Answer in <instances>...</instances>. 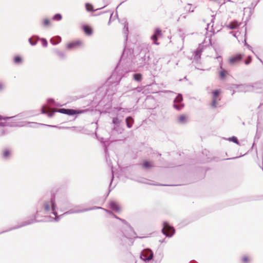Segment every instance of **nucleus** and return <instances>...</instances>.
<instances>
[{
	"label": "nucleus",
	"mask_w": 263,
	"mask_h": 263,
	"mask_svg": "<svg viewBox=\"0 0 263 263\" xmlns=\"http://www.w3.org/2000/svg\"><path fill=\"white\" fill-rule=\"evenodd\" d=\"M123 33L124 37V48L119 62L117 64H119V69L120 72H123V77L124 71L121 66L122 61L126 65H127V63L130 62L132 66L138 68L144 67L147 68L151 67L153 63V61L145 45H140L137 42L128 44V23L126 21H125L124 27L123 28Z\"/></svg>",
	"instance_id": "obj_1"
},
{
	"label": "nucleus",
	"mask_w": 263,
	"mask_h": 263,
	"mask_svg": "<svg viewBox=\"0 0 263 263\" xmlns=\"http://www.w3.org/2000/svg\"><path fill=\"white\" fill-rule=\"evenodd\" d=\"M119 64H117L110 76L106 82L95 91L92 101L96 106L102 107L104 113L109 112L112 106V96L116 93V86L123 78V72H120Z\"/></svg>",
	"instance_id": "obj_2"
},
{
	"label": "nucleus",
	"mask_w": 263,
	"mask_h": 263,
	"mask_svg": "<svg viewBox=\"0 0 263 263\" xmlns=\"http://www.w3.org/2000/svg\"><path fill=\"white\" fill-rule=\"evenodd\" d=\"M36 212L35 213L30 217L29 219L23 222L22 223L18 225L15 226L8 229L9 231H11L14 230L21 228L23 227H25L28 225H30L35 222H41L47 221L43 219L38 220L37 218L39 216L40 213H43L44 214L48 213L49 210V205L47 203H44V198H41L37 201L36 206Z\"/></svg>",
	"instance_id": "obj_3"
},
{
	"label": "nucleus",
	"mask_w": 263,
	"mask_h": 263,
	"mask_svg": "<svg viewBox=\"0 0 263 263\" xmlns=\"http://www.w3.org/2000/svg\"><path fill=\"white\" fill-rule=\"evenodd\" d=\"M57 193V190L53 189L50 191V197L48 198L44 199V203H47L49 208V212L46 213V214H52L55 216L58 215V208L56 202Z\"/></svg>",
	"instance_id": "obj_4"
},
{
	"label": "nucleus",
	"mask_w": 263,
	"mask_h": 263,
	"mask_svg": "<svg viewBox=\"0 0 263 263\" xmlns=\"http://www.w3.org/2000/svg\"><path fill=\"white\" fill-rule=\"evenodd\" d=\"M28 115L27 112H23L15 116L8 117L0 115V128H4L5 126L13 127L16 125L12 123V121H9L10 120L17 118V120L20 119L21 118H24Z\"/></svg>",
	"instance_id": "obj_5"
},
{
	"label": "nucleus",
	"mask_w": 263,
	"mask_h": 263,
	"mask_svg": "<svg viewBox=\"0 0 263 263\" xmlns=\"http://www.w3.org/2000/svg\"><path fill=\"white\" fill-rule=\"evenodd\" d=\"M88 111H90L89 108L83 109L81 108H76L75 109L61 108L56 110L57 112L69 116L74 117V120L78 118L80 115L87 112Z\"/></svg>",
	"instance_id": "obj_6"
},
{
	"label": "nucleus",
	"mask_w": 263,
	"mask_h": 263,
	"mask_svg": "<svg viewBox=\"0 0 263 263\" xmlns=\"http://www.w3.org/2000/svg\"><path fill=\"white\" fill-rule=\"evenodd\" d=\"M162 233L168 238H171L176 232L175 228L166 220H164L162 223Z\"/></svg>",
	"instance_id": "obj_7"
},
{
	"label": "nucleus",
	"mask_w": 263,
	"mask_h": 263,
	"mask_svg": "<svg viewBox=\"0 0 263 263\" xmlns=\"http://www.w3.org/2000/svg\"><path fill=\"white\" fill-rule=\"evenodd\" d=\"M131 108H122L120 106L114 107L110 115L115 117L116 118L123 121V118L124 117L125 114L126 112H130Z\"/></svg>",
	"instance_id": "obj_8"
},
{
	"label": "nucleus",
	"mask_w": 263,
	"mask_h": 263,
	"mask_svg": "<svg viewBox=\"0 0 263 263\" xmlns=\"http://www.w3.org/2000/svg\"><path fill=\"white\" fill-rule=\"evenodd\" d=\"M123 223H124L128 228V230L123 231V234L124 235V238H129L130 236H135L134 238H140L137 236V234L135 231L134 228L132 226L124 219L120 218V220Z\"/></svg>",
	"instance_id": "obj_9"
},
{
	"label": "nucleus",
	"mask_w": 263,
	"mask_h": 263,
	"mask_svg": "<svg viewBox=\"0 0 263 263\" xmlns=\"http://www.w3.org/2000/svg\"><path fill=\"white\" fill-rule=\"evenodd\" d=\"M163 37V33L159 27H156L154 29L153 34L151 36V40L153 44L159 45L158 40Z\"/></svg>",
	"instance_id": "obj_10"
},
{
	"label": "nucleus",
	"mask_w": 263,
	"mask_h": 263,
	"mask_svg": "<svg viewBox=\"0 0 263 263\" xmlns=\"http://www.w3.org/2000/svg\"><path fill=\"white\" fill-rule=\"evenodd\" d=\"M183 97L182 95H178L174 100L173 106L178 111H180L184 107V104L182 102Z\"/></svg>",
	"instance_id": "obj_11"
},
{
	"label": "nucleus",
	"mask_w": 263,
	"mask_h": 263,
	"mask_svg": "<svg viewBox=\"0 0 263 263\" xmlns=\"http://www.w3.org/2000/svg\"><path fill=\"white\" fill-rule=\"evenodd\" d=\"M244 57L242 53H238L234 54L229 59V64L231 66H234L240 62Z\"/></svg>",
	"instance_id": "obj_12"
},
{
	"label": "nucleus",
	"mask_w": 263,
	"mask_h": 263,
	"mask_svg": "<svg viewBox=\"0 0 263 263\" xmlns=\"http://www.w3.org/2000/svg\"><path fill=\"white\" fill-rule=\"evenodd\" d=\"M101 142L104 149V152L105 154V157L106 162L108 165L110 164H112L108 152V143L105 141L103 138H101ZM111 168H112V165H111Z\"/></svg>",
	"instance_id": "obj_13"
},
{
	"label": "nucleus",
	"mask_w": 263,
	"mask_h": 263,
	"mask_svg": "<svg viewBox=\"0 0 263 263\" xmlns=\"http://www.w3.org/2000/svg\"><path fill=\"white\" fill-rule=\"evenodd\" d=\"M80 28L86 36H90L93 34V29L89 24L83 23L81 24Z\"/></svg>",
	"instance_id": "obj_14"
},
{
	"label": "nucleus",
	"mask_w": 263,
	"mask_h": 263,
	"mask_svg": "<svg viewBox=\"0 0 263 263\" xmlns=\"http://www.w3.org/2000/svg\"><path fill=\"white\" fill-rule=\"evenodd\" d=\"M12 123L16 125V126H14V127H23V126H27L30 127H33V128H36L39 125H41V123H38L37 122H26V121H22V122H15L12 121Z\"/></svg>",
	"instance_id": "obj_15"
},
{
	"label": "nucleus",
	"mask_w": 263,
	"mask_h": 263,
	"mask_svg": "<svg viewBox=\"0 0 263 263\" xmlns=\"http://www.w3.org/2000/svg\"><path fill=\"white\" fill-rule=\"evenodd\" d=\"M108 208L111 211L116 213H120L121 211V208L120 204L115 200H110L108 203Z\"/></svg>",
	"instance_id": "obj_16"
},
{
	"label": "nucleus",
	"mask_w": 263,
	"mask_h": 263,
	"mask_svg": "<svg viewBox=\"0 0 263 263\" xmlns=\"http://www.w3.org/2000/svg\"><path fill=\"white\" fill-rule=\"evenodd\" d=\"M12 156V151L10 148H4L2 150L1 157L3 160H9Z\"/></svg>",
	"instance_id": "obj_17"
},
{
	"label": "nucleus",
	"mask_w": 263,
	"mask_h": 263,
	"mask_svg": "<svg viewBox=\"0 0 263 263\" xmlns=\"http://www.w3.org/2000/svg\"><path fill=\"white\" fill-rule=\"evenodd\" d=\"M82 44V42L80 40L73 41L67 43L66 47L68 50H71L80 46Z\"/></svg>",
	"instance_id": "obj_18"
},
{
	"label": "nucleus",
	"mask_w": 263,
	"mask_h": 263,
	"mask_svg": "<svg viewBox=\"0 0 263 263\" xmlns=\"http://www.w3.org/2000/svg\"><path fill=\"white\" fill-rule=\"evenodd\" d=\"M177 123L179 125H184L189 122V117L185 114L180 115L177 117Z\"/></svg>",
	"instance_id": "obj_19"
},
{
	"label": "nucleus",
	"mask_w": 263,
	"mask_h": 263,
	"mask_svg": "<svg viewBox=\"0 0 263 263\" xmlns=\"http://www.w3.org/2000/svg\"><path fill=\"white\" fill-rule=\"evenodd\" d=\"M203 46L200 50H194L193 53V57H194V62H195L196 63L198 64L200 60L201 59V56L202 54V52L203 50Z\"/></svg>",
	"instance_id": "obj_20"
},
{
	"label": "nucleus",
	"mask_w": 263,
	"mask_h": 263,
	"mask_svg": "<svg viewBox=\"0 0 263 263\" xmlns=\"http://www.w3.org/2000/svg\"><path fill=\"white\" fill-rule=\"evenodd\" d=\"M140 165L145 170H149L155 167L154 162L147 160H143Z\"/></svg>",
	"instance_id": "obj_21"
},
{
	"label": "nucleus",
	"mask_w": 263,
	"mask_h": 263,
	"mask_svg": "<svg viewBox=\"0 0 263 263\" xmlns=\"http://www.w3.org/2000/svg\"><path fill=\"white\" fill-rule=\"evenodd\" d=\"M40 39L39 35L34 34L28 39V42L30 45L34 46L37 45Z\"/></svg>",
	"instance_id": "obj_22"
},
{
	"label": "nucleus",
	"mask_w": 263,
	"mask_h": 263,
	"mask_svg": "<svg viewBox=\"0 0 263 263\" xmlns=\"http://www.w3.org/2000/svg\"><path fill=\"white\" fill-rule=\"evenodd\" d=\"M240 26V22L235 20L229 24H226V27L230 29H235Z\"/></svg>",
	"instance_id": "obj_23"
},
{
	"label": "nucleus",
	"mask_w": 263,
	"mask_h": 263,
	"mask_svg": "<svg viewBox=\"0 0 263 263\" xmlns=\"http://www.w3.org/2000/svg\"><path fill=\"white\" fill-rule=\"evenodd\" d=\"M126 127L128 128H131L135 122L134 117L132 116H128L126 117L125 119Z\"/></svg>",
	"instance_id": "obj_24"
},
{
	"label": "nucleus",
	"mask_w": 263,
	"mask_h": 263,
	"mask_svg": "<svg viewBox=\"0 0 263 263\" xmlns=\"http://www.w3.org/2000/svg\"><path fill=\"white\" fill-rule=\"evenodd\" d=\"M221 93V90L220 89H216L212 91V100H215L217 102L220 100V98L217 96Z\"/></svg>",
	"instance_id": "obj_25"
},
{
	"label": "nucleus",
	"mask_w": 263,
	"mask_h": 263,
	"mask_svg": "<svg viewBox=\"0 0 263 263\" xmlns=\"http://www.w3.org/2000/svg\"><path fill=\"white\" fill-rule=\"evenodd\" d=\"M53 52L57 55L59 58L62 60H65L67 58L66 54L65 52L63 51L60 50L58 48H54L53 49Z\"/></svg>",
	"instance_id": "obj_26"
},
{
	"label": "nucleus",
	"mask_w": 263,
	"mask_h": 263,
	"mask_svg": "<svg viewBox=\"0 0 263 263\" xmlns=\"http://www.w3.org/2000/svg\"><path fill=\"white\" fill-rule=\"evenodd\" d=\"M23 58L20 55H16L13 58V62L15 65H21L23 63Z\"/></svg>",
	"instance_id": "obj_27"
},
{
	"label": "nucleus",
	"mask_w": 263,
	"mask_h": 263,
	"mask_svg": "<svg viewBox=\"0 0 263 263\" xmlns=\"http://www.w3.org/2000/svg\"><path fill=\"white\" fill-rule=\"evenodd\" d=\"M50 43L53 46L58 45L61 41L62 38L59 35L52 37L50 39Z\"/></svg>",
	"instance_id": "obj_28"
},
{
	"label": "nucleus",
	"mask_w": 263,
	"mask_h": 263,
	"mask_svg": "<svg viewBox=\"0 0 263 263\" xmlns=\"http://www.w3.org/2000/svg\"><path fill=\"white\" fill-rule=\"evenodd\" d=\"M220 70L219 71V77L220 80H224L227 78V74L224 70L222 69V62L221 61L220 63Z\"/></svg>",
	"instance_id": "obj_29"
},
{
	"label": "nucleus",
	"mask_w": 263,
	"mask_h": 263,
	"mask_svg": "<svg viewBox=\"0 0 263 263\" xmlns=\"http://www.w3.org/2000/svg\"><path fill=\"white\" fill-rule=\"evenodd\" d=\"M133 79L137 82H140L143 80V75L140 72H134L132 74Z\"/></svg>",
	"instance_id": "obj_30"
},
{
	"label": "nucleus",
	"mask_w": 263,
	"mask_h": 263,
	"mask_svg": "<svg viewBox=\"0 0 263 263\" xmlns=\"http://www.w3.org/2000/svg\"><path fill=\"white\" fill-rule=\"evenodd\" d=\"M112 131H115L119 134H121L124 132V128L121 126V124L114 126L111 128Z\"/></svg>",
	"instance_id": "obj_31"
},
{
	"label": "nucleus",
	"mask_w": 263,
	"mask_h": 263,
	"mask_svg": "<svg viewBox=\"0 0 263 263\" xmlns=\"http://www.w3.org/2000/svg\"><path fill=\"white\" fill-rule=\"evenodd\" d=\"M58 203L63 207H71V204L67 201L66 198H63L61 200L58 201Z\"/></svg>",
	"instance_id": "obj_32"
},
{
	"label": "nucleus",
	"mask_w": 263,
	"mask_h": 263,
	"mask_svg": "<svg viewBox=\"0 0 263 263\" xmlns=\"http://www.w3.org/2000/svg\"><path fill=\"white\" fill-rule=\"evenodd\" d=\"M83 209H78V210H75V209H70L69 210L64 212L63 213V215H67L68 214H75V213H83Z\"/></svg>",
	"instance_id": "obj_33"
},
{
	"label": "nucleus",
	"mask_w": 263,
	"mask_h": 263,
	"mask_svg": "<svg viewBox=\"0 0 263 263\" xmlns=\"http://www.w3.org/2000/svg\"><path fill=\"white\" fill-rule=\"evenodd\" d=\"M250 18V17H247L246 20L245 21L243 25L242 26V28H245V39H244V41H243L245 46H246V45H247L248 44L247 42V36H246V35H247V22L249 21Z\"/></svg>",
	"instance_id": "obj_34"
},
{
	"label": "nucleus",
	"mask_w": 263,
	"mask_h": 263,
	"mask_svg": "<svg viewBox=\"0 0 263 263\" xmlns=\"http://www.w3.org/2000/svg\"><path fill=\"white\" fill-rule=\"evenodd\" d=\"M116 19H117L118 20L119 22H120V23L121 22L123 24V27H124L125 21H126L128 23L127 20H126V18L125 17H123L122 20H121L120 17H109V21L108 22V25H109L110 24L111 22L112 21H115Z\"/></svg>",
	"instance_id": "obj_35"
},
{
	"label": "nucleus",
	"mask_w": 263,
	"mask_h": 263,
	"mask_svg": "<svg viewBox=\"0 0 263 263\" xmlns=\"http://www.w3.org/2000/svg\"><path fill=\"white\" fill-rule=\"evenodd\" d=\"M46 102L48 103H52L56 107H61L63 106V104H61L59 102H55V100L53 98H48L46 100Z\"/></svg>",
	"instance_id": "obj_36"
},
{
	"label": "nucleus",
	"mask_w": 263,
	"mask_h": 263,
	"mask_svg": "<svg viewBox=\"0 0 263 263\" xmlns=\"http://www.w3.org/2000/svg\"><path fill=\"white\" fill-rule=\"evenodd\" d=\"M64 216V215H63V214L60 215H58L57 216H55V217H53L51 216H49L47 217L49 219V220H47L48 221H50V222H52V221H55V222H58L59 221L63 216Z\"/></svg>",
	"instance_id": "obj_37"
},
{
	"label": "nucleus",
	"mask_w": 263,
	"mask_h": 263,
	"mask_svg": "<svg viewBox=\"0 0 263 263\" xmlns=\"http://www.w3.org/2000/svg\"><path fill=\"white\" fill-rule=\"evenodd\" d=\"M51 21L48 18H44L42 21V25L45 28H49L51 26Z\"/></svg>",
	"instance_id": "obj_38"
},
{
	"label": "nucleus",
	"mask_w": 263,
	"mask_h": 263,
	"mask_svg": "<svg viewBox=\"0 0 263 263\" xmlns=\"http://www.w3.org/2000/svg\"><path fill=\"white\" fill-rule=\"evenodd\" d=\"M110 118L111 119V124H112L114 126L121 124V123L122 122V121L116 118L115 117H110Z\"/></svg>",
	"instance_id": "obj_39"
},
{
	"label": "nucleus",
	"mask_w": 263,
	"mask_h": 263,
	"mask_svg": "<svg viewBox=\"0 0 263 263\" xmlns=\"http://www.w3.org/2000/svg\"><path fill=\"white\" fill-rule=\"evenodd\" d=\"M227 140L230 142H232L236 144L237 145H240V143L238 141L237 137L235 136H233L230 137H229L227 139Z\"/></svg>",
	"instance_id": "obj_40"
},
{
	"label": "nucleus",
	"mask_w": 263,
	"mask_h": 263,
	"mask_svg": "<svg viewBox=\"0 0 263 263\" xmlns=\"http://www.w3.org/2000/svg\"><path fill=\"white\" fill-rule=\"evenodd\" d=\"M40 125H41V126H44L49 127H51V128H60V129L64 128H70L69 127H65L59 126L58 125H49V124H40ZM71 128H76V127L72 126Z\"/></svg>",
	"instance_id": "obj_41"
},
{
	"label": "nucleus",
	"mask_w": 263,
	"mask_h": 263,
	"mask_svg": "<svg viewBox=\"0 0 263 263\" xmlns=\"http://www.w3.org/2000/svg\"><path fill=\"white\" fill-rule=\"evenodd\" d=\"M99 209L103 210L105 211V210H107L106 209H104L101 206H92L90 208L83 209V212H87V211H91V210H99Z\"/></svg>",
	"instance_id": "obj_42"
},
{
	"label": "nucleus",
	"mask_w": 263,
	"mask_h": 263,
	"mask_svg": "<svg viewBox=\"0 0 263 263\" xmlns=\"http://www.w3.org/2000/svg\"><path fill=\"white\" fill-rule=\"evenodd\" d=\"M124 234H123V233L122 232V237L120 238V243L121 245H124L126 243V240L127 239H132V236H130L129 238H124ZM135 236H133V237H135Z\"/></svg>",
	"instance_id": "obj_43"
},
{
	"label": "nucleus",
	"mask_w": 263,
	"mask_h": 263,
	"mask_svg": "<svg viewBox=\"0 0 263 263\" xmlns=\"http://www.w3.org/2000/svg\"><path fill=\"white\" fill-rule=\"evenodd\" d=\"M39 41H41V45L43 46V47L46 48V47H47L48 46V41H47V39L46 38H45V37H40V39H39Z\"/></svg>",
	"instance_id": "obj_44"
},
{
	"label": "nucleus",
	"mask_w": 263,
	"mask_h": 263,
	"mask_svg": "<svg viewBox=\"0 0 263 263\" xmlns=\"http://www.w3.org/2000/svg\"><path fill=\"white\" fill-rule=\"evenodd\" d=\"M145 86H141L134 88L133 89V93H135L136 92H140L145 88Z\"/></svg>",
	"instance_id": "obj_45"
},
{
	"label": "nucleus",
	"mask_w": 263,
	"mask_h": 263,
	"mask_svg": "<svg viewBox=\"0 0 263 263\" xmlns=\"http://www.w3.org/2000/svg\"><path fill=\"white\" fill-rule=\"evenodd\" d=\"M241 261L242 263H250V259L248 256L244 255L241 257Z\"/></svg>",
	"instance_id": "obj_46"
},
{
	"label": "nucleus",
	"mask_w": 263,
	"mask_h": 263,
	"mask_svg": "<svg viewBox=\"0 0 263 263\" xmlns=\"http://www.w3.org/2000/svg\"><path fill=\"white\" fill-rule=\"evenodd\" d=\"M215 17H212V18L211 20V22L210 23L207 24L206 27L205 28V29L206 30V31H208L210 26L211 24V23H214V20H215ZM213 25H214L213 24H212V25L211 26V30H210V32H212V31L214 30L213 28Z\"/></svg>",
	"instance_id": "obj_47"
},
{
	"label": "nucleus",
	"mask_w": 263,
	"mask_h": 263,
	"mask_svg": "<svg viewBox=\"0 0 263 263\" xmlns=\"http://www.w3.org/2000/svg\"><path fill=\"white\" fill-rule=\"evenodd\" d=\"M147 253L148 259H150V260H153L154 253L152 250L151 249H148Z\"/></svg>",
	"instance_id": "obj_48"
},
{
	"label": "nucleus",
	"mask_w": 263,
	"mask_h": 263,
	"mask_svg": "<svg viewBox=\"0 0 263 263\" xmlns=\"http://www.w3.org/2000/svg\"><path fill=\"white\" fill-rule=\"evenodd\" d=\"M250 150L246 153H245V154L243 155H240V156H236V157H232V158H227V159H223L222 160H234V159H236L237 158H239L240 157H241L243 156H245L249 152Z\"/></svg>",
	"instance_id": "obj_49"
},
{
	"label": "nucleus",
	"mask_w": 263,
	"mask_h": 263,
	"mask_svg": "<svg viewBox=\"0 0 263 263\" xmlns=\"http://www.w3.org/2000/svg\"><path fill=\"white\" fill-rule=\"evenodd\" d=\"M217 101H215V100H212V102L210 104V106L213 109H215L216 108H217Z\"/></svg>",
	"instance_id": "obj_50"
},
{
	"label": "nucleus",
	"mask_w": 263,
	"mask_h": 263,
	"mask_svg": "<svg viewBox=\"0 0 263 263\" xmlns=\"http://www.w3.org/2000/svg\"><path fill=\"white\" fill-rule=\"evenodd\" d=\"M140 258L141 260L145 261V262H148L149 261H151L150 259H148V258L147 257H147L144 256L142 254L140 255Z\"/></svg>",
	"instance_id": "obj_51"
},
{
	"label": "nucleus",
	"mask_w": 263,
	"mask_h": 263,
	"mask_svg": "<svg viewBox=\"0 0 263 263\" xmlns=\"http://www.w3.org/2000/svg\"><path fill=\"white\" fill-rule=\"evenodd\" d=\"M155 185H158V186H175L178 185V184H161V183H158V184H154Z\"/></svg>",
	"instance_id": "obj_52"
},
{
	"label": "nucleus",
	"mask_w": 263,
	"mask_h": 263,
	"mask_svg": "<svg viewBox=\"0 0 263 263\" xmlns=\"http://www.w3.org/2000/svg\"><path fill=\"white\" fill-rule=\"evenodd\" d=\"M105 212H106V213H107L108 214H110V215H112V217H113L114 218H116V219H118V220H120V217H119L117 216V215H115V214H114L112 212H110V211H108V210H105Z\"/></svg>",
	"instance_id": "obj_53"
},
{
	"label": "nucleus",
	"mask_w": 263,
	"mask_h": 263,
	"mask_svg": "<svg viewBox=\"0 0 263 263\" xmlns=\"http://www.w3.org/2000/svg\"><path fill=\"white\" fill-rule=\"evenodd\" d=\"M56 112H57V111H56V110H54V111H52V112H51V113H48V112H47V114H46V115L47 116V117H48V118H52V117H54V115H55V114Z\"/></svg>",
	"instance_id": "obj_54"
},
{
	"label": "nucleus",
	"mask_w": 263,
	"mask_h": 263,
	"mask_svg": "<svg viewBox=\"0 0 263 263\" xmlns=\"http://www.w3.org/2000/svg\"><path fill=\"white\" fill-rule=\"evenodd\" d=\"M45 107V104L42 105V106L41 107V114H43V115L47 114V111L45 110H44Z\"/></svg>",
	"instance_id": "obj_55"
},
{
	"label": "nucleus",
	"mask_w": 263,
	"mask_h": 263,
	"mask_svg": "<svg viewBox=\"0 0 263 263\" xmlns=\"http://www.w3.org/2000/svg\"><path fill=\"white\" fill-rule=\"evenodd\" d=\"M7 131L5 128H0V136L6 135Z\"/></svg>",
	"instance_id": "obj_56"
},
{
	"label": "nucleus",
	"mask_w": 263,
	"mask_h": 263,
	"mask_svg": "<svg viewBox=\"0 0 263 263\" xmlns=\"http://www.w3.org/2000/svg\"><path fill=\"white\" fill-rule=\"evenodd\" d=\"M232 86H233V87H234V88L237 89V88H238L242 86V84L239 85V84H232Z\"/></svg>",
	"instance_id": "obj_57"
},
{
	"label": "nucleus",
	"mask_w": 263,
	"mask_h": 263,
	"mask_svg": "<svg viewBox=\"0 0 263 263\" xmlns=\"http://www.w3.org/2000/svg\"><path fill=\"white\" fill-rule=\"evenodd\" d=\"M86 8L87 10L88 11H90L92 9V7L91 5H90L88 4H87L86 5Z\"/></svg>",
	"instance_id": "obj_58"
},
{
	"label": "nucleus",
	"mask_w": 263,
	"mask_h": 263,
	"mask_svg": "<svg viewBox=\"0 0 263 263\" xmlns=\"http://www.w3.org/2000/svg\"><path fill=\"white\" fill-rule=\"evenodd\" d=\"M246 47L250 50H251L252 53H253L254 54H255V52H254V51L253 50V49H252V47L251 45H250L249 44H248L246 46Z\"/></svg>",
	"instance_id": "obj_59"
},
{
	"label": "nucleus",
	"mask_w": 263,
	"mask_h": 263,
	"mask_svg": "<svg viewBox=\"0 0 263 263\" xmlns=\"http://www.w3.org/2000/svg\"><path fill=\"white\" fill-rule=\"evenodd\" d=\"M114 178H115L114 174L113 172L112 171V175H111V179H110V183H109L110 186L111 185L112 182L114 179Z\"/></svg>",
	"instance_id": "obj_60"
},
{
	"label": "nucleus",
	"mask_w": 263,
	"mask_h": 263,
	"mask_svg": "<svg viewBox=\"0 0 263 263\" xmlns=\"http://www.w3.org/2000/svg\"><path fill=\"white\" fill-rule=\"evenodd\" d=\"M63 17H52L53 21L59 22L62 20Z\"/></svg>",
	"instance_id": "obj_61"
},
{
	"label": "nucleus",
	"mask_w": 263,
	"mask_h": 263,
	"mask_svg": "<svg viewBox=\"0 0 263 263\" xmlns=\"http://www.w3.org/2000/svg\"><path fill=\"white\" fill-rule=\"evenodd\" d=\"M251 61H252V60L250 59L248 61H244V63L246 65H249L251 63Z\"/></svg>",
	"instance_id": "obj_62"
},
{
	"label": "nucleus",
	"mask_w": 263,
	"mask_h": 263,
	"mask_svg": "<svg viewBox=\"0 0 263 263\" xmlns=\"http://www.w3.org/2000/svg\"><path fill=\"white\" fill-rule=\"evenodd\" d=\"M4 89V85L2 83L0 82V92L2 91Z\"/></svg>",
	"instance_id": "obj_63"
},
{
	"label": "nucleus",
	"mask_w": 263,
	"mask_h": 263,
	"mask_svg": "<svg viewBox=\"0 0 263 263\" xmlns=\"http://www.w3.org/2000/svg\"><path fill=\"white\" fill-rule=\"evenodd\" d=\"M254 54L255 55L257 59L263 64L262 60L260 58H259L257 54H256L255 53Z\"/></svg>",
	"instance_id": "obj_64"
}]
</instances>
